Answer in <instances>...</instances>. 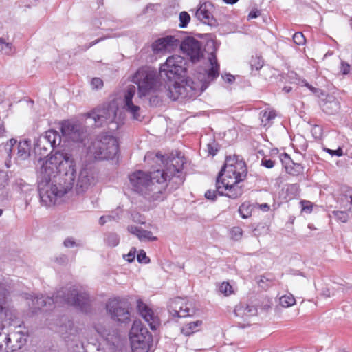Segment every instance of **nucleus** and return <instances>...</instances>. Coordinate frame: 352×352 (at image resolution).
Returning <instances> with one entry per match:
<instances>
[{
    "label": "nucleus",
    "instance_id": "37998d69",
    "mask_svg": "<svg viewBox=\"0 0 352 352\" xmlns=\"http://www.w3.org/2000/svg\"><path fill=\"white\" fill-rule=\"evenodd\" d=\"M137 261L140 263L147 264L150 263V258L146 256L145 251L140 250L137 254Z\"/></svg>",
    "mask_w": 352,
    "mask_h": 352
},
{
    "label": "nucleus",
    "instance_id": "a878e982",
    "mask_svg": "<svg viewBox=\"0 0 352 352\" xmlns=\"http://www.w3.org/2000/svg\"><path fill=\"white\" fill-rule=\"evenodd\" d=\"M281 160H288V162H285V169L289 174L296 175L303 172V167L300 164L294 163L292 162L289 155L284 153L282 156Z\"/></svg>",
    "mask_w": 352,
    "mask_h": 352
},
{
    "label": "nucleus",
    "instance_id": "f257e3e1",
    "mask_svg": "<svg viewBox=\"0 0 352 352\" xmlns=\"http://www.w3.org/2000/svg\"><path fill=\"white\" fill-rule=\"evenodd\" d=\"M76 163L72 155L56 151L41 164L38 177L41 203L45 207L54 206L74 186Z\"/></svg>",
    "mask_w": 352,
    "mask_h": 352
},
{
    "label": "nucleus",
    "instance_id": "680f3d73",
    "mask_svg": "<svg viewBox=\"0 0 352 352\" xmlns=\"http://www.w3.org/2000/svg\"><path fill=\"white\" fill-rule=\"evenodd\" d=\"M225 80L229 83L232 82L234 80V76L231 74H227L223 77Z\"/></svg>",
    "mask_w": 352,
    "mask_h": 352
},
{
    "label": "nucleus",
    "instance_id": "f03ea898",
    "mask_svg": "<svg viewBox=\"0 0 352 352\" xmlns=\"http://www.w3.org/2000/svg\"><path fill=\"white\" fill-rule=\"evenodd\" d=\"M184 164V157L179 153H155V201L164 199L168 184L173 188L183 184Z\"/></svg>",
    "mask_w": 352,
    "mask_h": 352
},
{
    "label": "nucleus",
    "instance_id": "6e6552de",
    "mask_svg": "<svg viewBox=\"0 0 352 352\" xmlns=\"http://www.w3.org/2000/svg\"><path fill=\"white\" fill-rule=\"evenodd\" d=\"M133 352H148L152 342V335L140 321H134L129 333Z\"/></svg>",
    "mask_w": 352,
    "mask_h": 352
},
{
    "label": "nucleus",
    "instance_id": "39448f33",
    "mask_svg": "<svg viewBox=\"0 0 352 352\" xmlns=\"http://www.w3.org/2000/svg\"><path fill=\"white\" fill-rule=\"evenodd\" d=\"M209 62L210 68L204 74H199L198 82L190 79L186 81L182 87L187 92L185 96L192 98L200 95L207 88L209 83L219 76V65L213 54H210Z\"/></svg>",
    "mask_w": 352,
    "mask_h": 352
},
{
    "label": "nucleus",
    "instance_id": "7ed1b4c3",
    "mask_svg": "<svg viewBox=\"0 0 352 352\" xmlns=\"http://www.w3.org/2000/svg\"><path fill=\"white\" fill-rule=\"evenodd\" d=\"M24 297L30 301L28 305L32 309L33 313L44 307H50L53 304L60 305L62 303L74 306L83 312H88L90 310L88 294L80 293L74 287H63L52 297H45L42 294L33 296L30 294H25Z\"/></svg>",
    "mask_w": 352,
    "mask_h": 352
},
{
    "label": "nucleus",
    "instance_id": "bf43d9fd",
    "mask_svg": "<svg viewBox=\"0 0 352 352\" xmlns=\"http://www.w3.org/2000/svg\"><path fill=\"white\" fill-rule=\"evenodd\" d=\"M111 219V216H102L100 219H99V223L100 225L102 226L104 225L106 222H107L108 221H110Z\"/></svg>",
    "mask_w": 352,
    "mask_h": 352
},
{
    "label": "nucleus",
    "instance_id": "a18cd8bd",
    "mask_svg": "<svg viewBox=\"0 0 352 352\" xmlns=\"http://www.w3.org/2000/svg\"><path fill=\"white\" fill-rule=\"evenodd\" d=\"M294 42L298 45H302L305 43L306 39L302 32H296L293 36Z\"/></svg>",
    "mask_w": 352,
    "mask_h": 352
},
{
    "label": "nucleus",
    "instance_id": "e2e57ef3",
    "mask_svg": "<svg viewBox=\"0 0 352 352\" xmlns=\"http://www.w3.org/2000/svg\"><path fill=\"white\" fill-rule=\"evenodd\" d=\"M208 152L210 154L214 155L217 153V149L214 148L211 144H208Z\"/></svg>",
    "mask_w": 352,
    "mask_h": 352
},
{
    "label": "nucleus",
    "instance_id": "f704fd0d",
    "mask_svg": "<svg viewBox=\"0 0 352 352\" xmlns=\"http://www.w3.org/2000/svg\"><path fill=\"white\" fill-rule=\"evenodd\" d=\"M252 209L253 207L250 203L245 202L240 206L239 212L243 219H247L251 216Z\"/></svg>",
    "mask_w": 352,
    "mask_h": 352
},
{
    "label": "nucleus",
    "instance_id": "dca6fc26",
    "mask_svg": "<svg viewBox=\"0 0 352 352\" xmlns=\"http://www.w3.org/2000/svg\"><path fill=\"white\" fill-rule=\"evenodd\" d=\"M60 129L63 136L73 142H83L87 135L86 129L78 122L64 121Z\"/></svg>",
    "mask_w": 352,
    "mask_h": 352
},
{
    "label": "nucleus",
    "instance_id": "6ab92c4d",
    "mask_svg": "<svg viewBox=\"0 0 352 352\" xmlns=\"http://www.w3.org/2000/svg\"><path fill=\"white\" fill-rule=\"evenodd\" d=\"M180 48L193 62L199 60L203 56L201 43L194 38L188 37L184 39L180 44Z\"/></svg>",
    "mask_w": 352,
    "mask_h": 352
},
{
    "label": "nucleus",
    "instance_id": "13d9d810",
    "mask_svg": "<svg viewBox=\"0 0 352 352\" xmlns=\"http://www.w3.org/2000/svg\"><path fill=\"white\" fill-rule=\"evenodd\" d=\"M262 164L267 168H271L274 167V162L271 160H263Z\"/></svg>",
    "mask_w": 352,
    "mask_h": 352
},
{
    "label": "nucleus",
    "instance_id": "49530a36",
    "mask_svg": "<svg viewBox=\"0 0 352 352\" xmlns=\"http://www.w3.org/2000/svg\"><path fill=\"white\" fill-rule=\"evenodd\" d=\"M91 86L93 89H99L103 87V81L100 78H94L91 80Z\"/></svg>",
    "mask_w": 352,
    "mask_h": 352
},
{
    "label": "nucleus",
    "instance_id": "e433bc0d",
    "mask_svg": "<svg viewBox=\"0 0 352 352\" xmlns=\"http://www.w3.org/2000/svg\"><path fill=\"white\" fill-rule=\"evenodd\" d=\"M106 243L111 247H116L118 245L120 239L119 236L115 233H109L105 236Z\"/></svg>",
    "mask_w": 352,
    "mask_h": 352
},
{
    "label": "nucleus",
    "instance_id": "de8ad7c7",
    "mask_svg": "<svg viewBox=\"0 0 352 352\" xmlns=\"http://www.w3.org/2000/svg\"><path fill=\"white\" fill-rule=\"evenodd\" d=\"M136 255V248L133 247L131 248L130 251L127 254L124 255V258L126 259L128 262L132 263L134 261Z\"/></svg>",
    "mask_w": 352,
    "mask_h": 352
},
{
    "label": "nucleus",
    "instance_id": "4be33fe9",
    "mask_svg": "<svg viewBox=\"0 0 352 352\" xmlns=\"http://www.w3.org/2000/svg\"><path fill=\"white\" fill-rule=\"evenodd\" d=\"M179 45V40L173 36H166L155 40V52L163 53L174 51Z\"/></svg>",
    "mask_w": 352,
    "mask_h": 352
},
{
    "label": "nucleus",
    "instance_id": "412c9836",
    "mask_svg": "<svg viewBox=\"0 0 352 352\" xmlns=\"http://www.w3.org/2000/svg\"><path fill=\"white\" fill-rule=\"evenodd\" d=\"M94 182V172L91 169L84 168L78 175L76 184V190L77 193L85 192Z\"/></svg>",
    "mask_w": 352,
    "mask_h": 352
},
{
    "label": "nucleus",
    "instance_id": "4468645a",
    "mask_svg": "<svg viewBox=\"0 0 352 352\" xmlns=\"http://www.w3.org/2000/svg\"><path fill=\"white\" fill-rule=\"evenodd\" d=\"M12 280L10 278L4 279L0 282V322L8 319L14 322L16 318V311L6 305L7 296L12 289Z\"/></svg>",
    "mask_w": 352,
    "mask_h": 352
},
{
    "label": "nucleus",
    "instance_id": "7c9ffc66",
    "mask_svg": "<svg viewBox=\"0 0 352 352\" xmlns=\"http://www.w3.org/2000/svg\"><path fill=\"white\" fill-rule=\"evenodd\" d=\"M202 324L201 320H196L185 324L181 329L182 333L186 336H190L199 331V327Z\"/></svg>",
    "mask_w": 352,
    "mask_h": 352
},
{
    "label": "nucleus",
    "instance_id": "3c124183",
    "mask_svg": "<svg viewBox=\"0 0 352 352\" xmlns=\"http://www.w3.org/2000/svg\"><path fill=\"white\" fill-rule=\"evenodd\" d=\"M302 211L305 213H310L312 210V204L311 202L307 201H301Z\"/></svg>",
    "mask_w": 352,
    "mask_h": 352
},
{
    "label": "nucleus",
    "instance_id": "c9c22d12",
    "mask_svg": "<svg viewBox=\"0 0 352 352\" xmlns=\"http://www.w3.org/2000/svg\"><path fill=\"white\" fill-rule=\"evenodd\" d=\"M280 305L283 307H289L294 305L296 302V300L294 296L291 294L284 295L279 299Z\"/></svg>",
    "mask_w": 352,
    "mask_h": 352
},
{
    "label": "nucleus",
    "instance_id": "4c0bfd02",
    "mask_svg": "<svg viewBox=\"0 0 352 352\" xmlns=\"http://www.w3.org/2000/svg\"><path fill=\"white\" fill-rule=\"evenodd\" d=\"M179 19V26L181 28H185L187 27L188 24L189 23V22L190 21V16L187 12L183 11V12H180Z\"/></svg>",
    "mask_w": 352,
    "mask_h": 352
},
{
    "label": "nucleus",
    "instance_id": "864d4df0",
    "mask_svg": "<svg viewBox=\"0 0 352 352\" xmlns=\"http://www.w3.org/2000/svg\"><path fill=\"white\" fill-rule=\"evenodd\" d=\"M205 197L209 200H214L217 197V192L214 190H208L205 193Z\"/></svg>",
    "mask_w": 352,
    "mask_h": 352
},
{
    "label": "nucleus",
    "instance_id": "aec40b11",
    "mask_svg": "<svg viewBox=\"0 0 352 352\" xmlns=\"http://www.w3.org/2000/svg\"><path fill=\"white\" fill-rule=\"evenodd\" d=\"M135 92L136 87L135 85H129L127 87L124 97V109L126 111L131 113L133 120H138L140 119V107L136 104V100H135V102L133 100Z\"/></svg>",
    "mask_w": 352,
    "mask_h": 352
},
{
    "label": "nucleus",
    "instance_id": "a211bd4d",
    "mask_svg": "<svg viewBox=\"0 0 352 352\" xmlns=\"http://www.w3.org/2000/svg\"><path fill=\"white\" fill-rule=\"evenodd\" d=\"M168 311L173 317H186L193 313L192 305L186 298H175L168 305Z\"/></svg>",
    "mask_w": 352,
    "mask_h": 352
},
{
    "label": "nucleus",
    "instance_id": "58836bf2",
    "mask_svg": "<svg viewBox=\"0 0 352 352\" xmlns=\"http://www.w3.org/2000/svg\"><path fill=\"white\" fill-rule=\"evenodd\" d=\"M219 292L223 294L224 296H227L230 295L233 293V289L232 287L230 285L228 282H223L219 286Z\"/></svg>",
    "mask_w": 352,
    "mask_h": 352
},
{
    "label": "nucleus",
    "instance_id": "79ce46f5",
    "mask_svg": "<svg viewBox=\"0 0 352 352\" xmlns=\"http://www.w3.org/2000/svg\"><path fill=\"white\" fill-rule=\"evenodd\" d=\"M17 141L15 139H10L8 142L5 145V150L9 157H11L14 148L16 146Z\"/></svg>",
    "mask_w": 352,
    "mask_h": 352
},
{
    "label": "nucleus",
    "instance_id": "ddd939ff",
    "mask_svg": "<svg viewBox=\"0 0 352 352\" xmlns=\"http://www.w3.org/2000/svg\"><path fill=\"white\" fill-rule=\"evenodd\" d=\"M106 309L113 320L122 323L130 321L131 314L126 302L116 298L109 299L106 304Z\"/></svg>",
    "mask_w": 352,
    "mask_h": 352
},
{
    "label": "nucleus",
    "instance_id": "c03bdc74",
    "mask_svg": "<svg viewBox=\"0 0 352 352\" xmlns=\"http://www.w3.org/2000/svg\"><path fill=\"white\" fill-rule=\"evenodd\" d=\"M1 52H3V54H5L6 55H12L15 53L16 49L12 43L6 41L5 44H4L3 49L2 50Z\"/></svg>",
    "mask_w": 352,
    "mask_h": 352
},
{
    "label": "nucleus",
    "instance_id": "f3484780",
    "mask_svg": "<svg viewBox=\"0 0 352 352\" xmlns=\"http://www.w3.org/2000/svg\"><path fill=\"white\" fill-rule=\"evenodd\" d=\"M129 181L133 189L142 195H146L152 185V176L150 172L136 170L129 175Z\"/></svg>",
    "mask_w": 352,
    "mask_h": 352
},
{
    "label": "nucleus",
    "instance_id": "9b49d317",
    "mask_svg": "<svg viewBox=\"0 0 352 352\" xmlns=\"http://www.w3.org/2000/svg\"><path fill=\"white\" fill-rule=\"evenodd\" d=\"M61 136L60 133L55 130H49L45 135H41L34 144V153L40 156H45L50 148H55L61 143Z\"/></svg>",
    "mask_w": 352,
    "mask_h": 352
},
{
    "label": "nucleus",
    "instance_id": "bb28decb",
    "mask_svg": "<svg viewBox=\"0 0 352 352\" xmlns=\"http://www.w3.org/2000/svg\"><path fill=\"white\" fill-rule=\"evenodd\" d=\"M30 144L28 141L24 140L19 142L17 145V153L16 160L23 161L28 159L30 156Z\"/></svg>",
    "mask_w": 352,
    "mask_h": 352
},
{
    "label": "nucleus",
    "instance_id": "0e129e2a",
    "mask_svg": "<svg viewBox=\"0 0 352 352\" xmlns=\"http://www.w3.org/2000/svg\"><path fill=\"white\" fill-rule=\"evenodd\" d=\"M251 66H252V67H255V69H256V70H258L259 69H261V68L262 67V66H263V63H261L260 61H258V63H256V65H254V64L252 62V63H251Z\"/></svg>",
    "mask_w": 352,
    "mask_h": 352
},
{
    "label": "nucleus",
    "instance_id": "338daca9",
    "mask_svg": "<svg viewBox=\"0 0 352 352\" xmlns=\"http://www.w3.org/2000/svg\"><path fill=\"white\" fill-rule=\"evenodd\" d=\"M6 133L5 129L2 124L0 123V137H3Z\"/></svg>",
    "mask_w": 352,
    "mask_h": 352
},
{
    "label": "nucleus",
    "instance_id": "c85d7f7f",
    "mask_svg": "<svg viewBox=\"0 0 352 352\" xmlns=\"http://www.w3.org/2000/svg\"><path fill=\"white\" fill-rule=\"evenodd\" d=\"M128 230L130 233L138 237L140 241L154 239L153 237V233L151 232L142 230L140 227L131 226L128 227Z\"/></svg>",
    "mask_w": 352,
    "mask_h": 352
},
{
    "label": "nucleus",
    "instance_id": "473e14b6",
    "mask_svg": "<svg viewBox=\"0 0 352 352\" xmlns=\"http://www.w3.org/2000/svg\"><path fill=\"white\" fill-rule=\"evenodd\" d=\"M341 204L342 207L349 211L352 210V190H347L341 199Z\"/></svg>",
    "mask_w": 352,
    "mask_h": 352
},
{
    "label": "nucleus",
    "instance_id": "0eeeda50",
    "mask_svg": "<svg viewBox=\"0 0 352 352\" xmlns=\"http://www.w3.org/2000/svg\"><path fill=\"white\" fill-rule=\"evenodd\" d=\"M160 73L162 76L169 81L180 80L186 76V60L179 55H172L167 58L166 62L161 65Z\"/></svg>",
    "mask_w": 352,
    "mask_h": 352
},
{
    "label": "nucleus",
    "instance_id": "69168bd1",
    "mask_svg": "<svg viewBox=\"0 0 352 352\" xmlns=\"http://www.w3.org/2000/svg\"><path fill=\"white\" fill-rule=\"evenodd\" d=\"M154 10V6L152 5V4H149L146 6V8H145L144 12V13H148L149 12V10L151 11H153Z\"/></svg>",
    "mask_w": 352,
    "mask_h": 352
},
{
    "label": "nucleus",
    "instance_id": "774afa93",
    "mask_svg": "<svg viewBox=\"0 0 352 352\" xmlns=\"http://www.w3.org/2000/svg\"><path fill=\"white\" fill-rule=\"evenodd\" d=\"M150 159H152V153H151L148 152V153L146 154L145 157H144V160H150Z\"/></svg>",
    "mask_w": 352,
    "mask_h": 352
},
{
    "label": "nucleus",
    "instance_id": "5fc2aeb1",
    "mask_svg": "<svg viewBox=\"0 0 352 352\" xmlns=\"http://www.w3.org/2000/svg\"><path fill=\"white\" fill-rule=\"evenodd\" d=\"M303 82V85L307 87L313 93L316 94L318 95H319L320 94H322V91L320 89L314 87L312 85H309L307 82Z\"/></svg>",
    "mask_w": 352,
    "mask_h": 352
},
{
    "label": "nucleus",
    "instance_id": "f8f14e48",
    "mask_svg": "<svg viewBox=\"0 0 352 352\" xmlns=\"http://www.w3.org/2000/svg\"><path fill=\"white\" fill-rule=\"evenodd\" d=\"M132 81L138 85L139 98L146 97L154 89V71L140 68L133 76Z\"/></svg>",
    "mask_w": 352,
    "mask_h": 352
},
{
    "label": "nucleus",
    "instance_id": "4d7b16f0",
    "mask_svg": "<svg viewBox=\"0 0 352 352\" xmlns=\"http://www.w3.org/2000/svg\"><path fill=\"white\" fill-rule=\"evenodd\" d=\"M64 245L67 248H72L76 245V242L72 238H67L64 241Z\"/></svg>",
    "mask_w": 352,
    "mask_h": 352
},
{
    "label": "nucleus",
    "instance_id": "2f4dec72",
    "mask_svg": "<svg viewBox=\"0 0 352 352\" xmlns=\"http://www.w3.org/2000/svg\"><path fill=\"white\" fill-rule=\"evenodd\" d=\"M276 117V113L274 110L267 109L261 112V119L263 126H270L272 121Z\"/></svg>",
    "mask_w": 352,
    "mask_h": 352
},
{
    "label": "nucleus",
    "instance_id": "ea45409f",
    "mask_svg": "<svg viewBox=\"0 0 352 352\" xmlns=\"http://www.w3.org/2000/svg\"><path fill=\"white\" fill-rule=\"evenodd\" d=\"M332 215L342 223H346L349 219V215L344 211L334 210L332 212L331 217Z\"/></svg>",
    "mask_w": 352,
    "mask_h": 352
},
{
    "label": "nucleus",
    "instance_id": "a19ab883",
    "mask_svg": "<svg viewBox=\"0 0 352 352\" xmlns=\"http://www.w3.org/2000/svg\"><path fill=\"white\" fill-rule=\"evenodd\" d=\"M243 234V230L240 227H234L230 230L231 238L235 241L241 239Z\"/></svg>",
    "mask_w": 352,
    "mask_h": 352
},
{
    "label": "nucleus",
    "instance_id": "c756f323",
    "mask_svg": "<svg viewBox=\"0 0 352 352\" xmlns=\"http://www.w3.org/2000/svg\"><path fill=\"white\" fill-rule=\"evenodd\" d=\"M8 178L5 172L0 170V201L8 200L10 197L9 192L6 188Z\"/></svg>",
    "mask_w": 352,
    "mask_h": 352
},
{
    "label": "nucleus",
    "instance_id": "423d86ee",
    "mask_svg": "<svg viewBox=\"0 0 352 352\" xmlns=\"http://www.w3.org/2000/svg\"><path fill=\"white\" fill-rule=\"evenodd\" d=\"M118 151L117 139L104 133L99 135L88 148V152L97 160L113 159Z\"/></svg>",
    "mask_w": 352,
    "mask_h": 352
},
{
    "label": "nucleus",
    "instance_id": "052dcab7",
    "mask_svg": "<svg viewBox=\"0 0 352 352\" xmlns=\"http://www.w3.org/2000/svg\"><path fill=\"white\" fill-rule=\"evenodd\" d=\"M259 208L265 212H267L270 210V206L267 204H262L258 205Z\"/></svg>",
    "mask_w": 352,
    "mask_h": 352
},
{
    "label": "nucleus",
    "instance_id": "393cba45",
    "mask_svg": "<svg viewBox=\"0 0 352 352\" xmlns=\"http://www.w3.org/2000/svg\"><path fill=\"white\" fill-rule=\"evenodd\" d=\"M321 106L323 111L329 115L336 113L340 109L339 102L333 96H327Z\"/></svg>",
    "mask_w": 352,
    "mask_h": 352
},
{
    "label": "nucleus",
    "instance_id": "20e7f679",
    "mask_svg": "<svg viewBox=\"0 0 352 352\" xmlns=\"http://www.w3.org/2000/svg\"><path fill=\"white\" fill-rule=\"evenodd\" d=\"M246 175L245 162L236 156L228 157L217 179L218 193L232 199L239 197L242 195L243 190L239 184L245 179Z\"/></svg>",
    "mask_w": 352,
    "mask_h": 352
},
{
    "label": "nucleus",
    "instance_id": "b1692460",
    "mask_svg": "<svg viewBox=\"0 0 352 352\" xmlns=\"http://www.w3.org/2000/svg\"><path fill=\"white\" fill-rule=\"evenodd\" d=\"M137 309L140 316L148 324L151 330H154V312L142 300L137 302Z\"/></svg>",
    "mask_w": 352,
    "mask_h": 352
},
{
    "label": "nucleus",
    "instance_id": "1a4fd4ad",
    "mask_svg": "<svg viewBox=\"0 0 352 352\" xmlns=\"http://www.w3.org/2000/svg\"><path fill=\"white\" fill-rule=\"evenodd\" d=\"M25 342L24 335L20 331H5V325L0 322V352H13L22 347Z\"/></svg>",
    "mask_w": 352,
    "mask_h": 352
},
{
    "label": "nucleus",
    "instance_id": "8fccbe9b",
    "mask_svg": "<svg viewBox=\"0 0 352 352\" xmlns=\"http://www.w3.org/2000/svg\"><path fill=\"white\" fill-rule=\"evenodd\" d=\"M324 151L330 154L331 156L341 157L343 155L342 149L340 147L336 150H331L327 148H324Z\"/></svg>",
    "mask_w": 352,
    "mask_h": 352
},
{
    "label": "nucleus",
    "instance_id": "72a5a7b5",
    "mask_svg": "<svg viewBox=\"0 0 352 352\" xmlns=\"http://www.w3.org/2000/svg\"><path fill=\"white\" fill-rule=\"evenodd\" d=\"M15 187L23 194H28L32 191V187L22 179H17L15 181Z\"/></svg>",
    "mask_w": 352,
    "mask_h": 352
},
{
    "label": "nucleus",
    "instance_id": "09e8293b",
    "mask_svg": "<svg viewBox=\"0 0 352 352\" xmlns=\"http://www.w3.org/2000/svg\"><path fill=\"white\" fill-rule=\"evenodd\" d=\"M311 133L316 139L320 138L322 133V128L318 125H315L311 129Z\"/></svg>",
    "mask_w": 352,
    "mask_h": 352
},
{
    "label": "nucleus",
    "instance_id": "6e6d98bb",
    "mask_svg": "<svg viewBox=\"0 0 352 352\" xmlns=\"http://www.w3.org/2000/svg\"><path fill=\"white\" fill-rule=\"evenodd\" d=\"M261 14V12L258 10L257 9H254L250 11V12L248 14V19H252L257 18Z\"/></svg>",
    "mask_w": 352,
    "mask_h": 352
},
{
    "label": "nucleus",
    "instance_id": "9d476101",
    "mask_svg": "<svg viewBox=\"0 0 352 352\" xmlns=\"http://www.w3.org/2000/svg\"><path fill=\"white\" fill-rule=\"evenodd\" d=\"M96 331L106 342L109 350L111 352H117L120 349L122 342L117 329L111 327L109 323H97L94 326Z\"/></svg>",
    "mask_w": 352,
    "mask_h": 352
},
{
    "label": "nucleus",
    "instance_id": "2eb2a0df",
    "mask_svg": "<svg viewBox=\"0 0 352 352\" xmlns=\"http://www.w3.org/2000/svg\"><path fill=\"white\" fill-rule=\"evenodd\" d=\"M116 116L115 107L110 104H104L98 106L85 115L86 118H89L94 121V125L96 127L102 126L104 122L113 121Z\"/></svg>",
    "mask_w": 352,
    "mask_h": 352
},
{
    "label": "nucleus",
    "instance_id": "5701e85b",
    "mask_svg": "<svg viewBox=\"0 0 352 352\" xmlns=\"http://www.w3.org/2000/svg\"><path fill=\"white\" fill-rule=\"evenodd\" d=\"M213 6L210 3H204L198 8L195 16L202 23L213 25L216 21L212 15Z\"/></svg>",
    "mask_w": 352,
    "mask_h": 352
},
{
    "label": "nucleus",
    "instance_id": "cd10ccee",
    "mask_svg": "<svg viewBox=\"0 0 352 352\" xmlns=\"http://www.w3.org/2000/svg\"><path fill=\"white\" fill-rule=\"evenodd\" d=\"M257 310L255 307L248 305H240L236 307L234 314L236 316L246 318L256 314Z\"/></svg>",
    "mask_w": 352,
    "mask_h": 352
},
{
    "label": "nucleus",
    "instance_id": "603ef678",
    "mask_svg": "<svg viewBox=\"0 0 352 352\" xmlns=\"http://www.w3.org/2000/svg\"><path fill=\"white\" fill-rule=\"evenodd\" d=\"M340 72L346 75L349 74L350 72V65L344 61H342L340 63Z\"/></svg>",
    "mask_w": 352,
    "mask_h": 352
}]
</instances>
